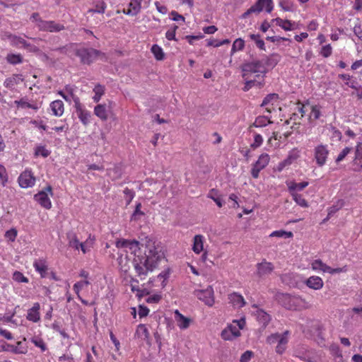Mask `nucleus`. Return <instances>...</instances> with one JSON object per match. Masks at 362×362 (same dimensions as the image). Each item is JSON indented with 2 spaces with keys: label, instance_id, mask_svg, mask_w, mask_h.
<instances>
[{
  "label": "nucleus",
  "instance_id": "1",
  "mask_svg": "<svg viewBox=\"0 0 362 362\" xmlns=\"http://www.w3.org/2000/svg\"><path fill=\"white\" fill-rule=\"evenodd\" d=\"M135 257L133 260V265L137 274V276L141 279H145L149 272H152L158 265V262L160 260L162 255L157 252L149 250L148 255L146 253L144 255L140 254L136 255L134 253Z\"/></svg>",
  "mask_w": 362,
  "mask_h": 362
},
{
  "label": "nucleus",
  "instance_id": "2",
  "mask_svg": "<svg viewBox=\"0 0 362 362\" xmlns=\"http://www.w3.org/2000/svg\"><path fill=\"white\" fill-rule=\"evenodd\" d=\"M274 299L287 310H297L300 308L304 300L300 296H291L288 293L276 292Z\"/></svg>",
  "mask_w": 362,
  "mask_h": 362
},
{
  "label": "nucleus",
  "instance_id": "3",
  "mask_svg": "<svg viewBox=\"0 0 362 362\" xmlns=\"http://www.w3.org/2000/svg\"><path fill=\"white\" fill-rule=\"evenodd\" d=\"M243 71L244 72L243 76L246 77L248 74H262L264 78L268 69L264 66V61L262 59L253 60L250 62L245 63L243 66Z\"/></svg>",
  "mask_w": 362,
  "mask_h": 362
},
{
  "label": "nucleus",
  "instance_id": "4",
  "mask_svg": "<svg viewBox=\"0 0 362 362\" xmlns=\"http://www.w3.org/2000/svg\"><path fill=\"white\" fill-rule=\"evenodd\" d=\"M76 56L81 59V62L83 64H90L98 57L104 56V54L100 51L93 48H81L76 52Z\"/></svg>",
  "mask_w": 362,
  "mask_h": 362
},
{
  "label": "nucleus",
  "instance_id": "5",
  "mask_svg": "<svg viewBox=\"0 0 362 362\" xmlns=\"http://www.w3.org/2000/svg\"><path fill=\"white\" fill-rule=\"evenodd\" d=\"M329 153L327 145L319 144L314 148V158L319 167L325 165Z\"/></svg>",
  "mask_w": 362,
  "mask_h": 362
},
{
  "label": "nucleus",
  "instance_id": "6",
  "mask_svg": "<svg viewBox=\"0 0 362 362\" xmlns=\"http://www.w3.org/2000/svg\"><path fill=\"white\" fill-rule=\"evenodd\" d=\"M52 196V188L48 185L44 190L39 192L34 196L35 200L42 207L49 209L52 206V203L48 194Z\"/></svg>",
  "mask_w": 362,
  "mask_h": 362
},
{
  "label": "nucleus",
  "instance_id": "7",
  "mask_svg": "<svg viewBox=\"0 0 362 362\" xmlns=\"http://www.w3.org/2000/svg\"><path fill=\"white\" fill-rule=\"evenodd\" d=\"M270 157L267 153H262L258 160L253 164L251 169V175L253 178H258L259 172L263 170L269 163Z\"/></svg>",
  "mask_w": 362,
  "mask_h": 362
},
{
  "label": "nucleus",
  "instance_id": "8",
  "mask_svg": "<svg viewBox=\"0 0 362 362\" xmlns=\"http://www.w3.org/2000/svg\"><path fill=\"white\" fill-rule=\"evenodd\" d=\"M194 295L209 306H212L214 303V290L211 286H208L204 290H196Z\"/></svg>",
  "mask_w": 362,
  "mask_h": 362
},
{
  "label": "nucleus",
  "instance_id": "9",
  "mask_svg": "<svg viewBox=\"0 0 362 362\" xmlns=\"http://www.w3.org/2000/svg\"><path fill=\"white\" fill-rule=\"evenodd\" d=\"M324 328L319 322H314L311 326L310 332L315 337V341L320 346H325V339L324 337Z\"/></svg>",
  "mask_w": 362,
  "mask_h": 362
},
{
  "label": "nucleus",
  "instance_id": "10",
  "mask_svg": "<svg viewBox=\"0 0 362 362\" xmlns=\"http://www.w3.org/2000/svg\"><path fill=\"white\" fill-rule=\"evenodd\" d=\"M38 28L42 31L59 32L64 30V26L53 21H40Z\"/></svg>",
  "mask_w": 362,
  "mask_h": 362
},
{
  "label": "nucleus",
  "instance_id": "11",
  "mask_svg": "<svg viewBox=\"0 0 362 362\" xmlns=\"http://www.w3.org/2000/svg\"><path fill=\"white\" fill-rule=\"evenodd\" d=\"M18 182L21 187L27 188L35 185V178L31 171L25 170L19 176Z\"/></svg>",
  "mask_w": 362,
  "mask_h": 362
},
{
  "label": "nucleus",
  "instance_id": "12",
  "mask_svg": "<svg viewBox=\"0 0 362 362\" xmlns=\"http://www.w3.org/2000/svg\"><path fill=\"white\" fill-rule=\"evenodd\" d=\"M22 342L18 341L16 346L8 344L5 341H0V352L4 351H9L16 354H25L27 349L21 346Z\"/></svg>",
  "mask_w": 362,
  "mask_h": 362
},
{
  "label": "nucleus",
  "instance_id": "13",
  "mask_svg": "<svg viewBox=\"0 0 362 362\" xmlns=\"http://www.w3.org/2000/svg\"><path fill=\"white\" fill-rule=\"evenodd\" d=\"M274 269V265L271 262L265 260L257 264V275L263 278L270 274Z\"/></svg>",
  "mask_w": 362,
  "mask_h": 362
},
{
  "label": "nucleus",
  "instance_id": "14",
  "mask_svg": "<svg viewBox=\"0 0 362 362\" xmlns=\"http://www.w3.org/2000/svg\"><path fill=\"white\" fill-rule=\"evenodd\" d=\"M115 245L117 248L124 249L126 252H127V249H129L132 253H136L137 249H139V242L136 240H118Z\"/></svg>",
  "mask_w": 362,
  "mask_h": 362
},
{
  "label": "nucleus",
  "instance_id": "15",
  "mask_svg": "<svg viewBox=\"0 0 362 362\" xmlns=\"http://www.w3.org/2000/svg\"><path fill=\"white\" fill-rule=\"evenodd\" d=\"M143 0H131L127 9L123 10V13L134 16H136L141 9V2Z\"/></svg>",
  "mask_w": 362,
  "mask_h": 362
},
{
  "label": "nucleus",
  "instance_id": "16",
  "mask_svg": "<svg viewBox=\"0 0 362 362\" xmlns=\"http://www.w3.org/2000/svg\"><path fill=\"white\" fill-rule=\"evenodd\" d=\"M40 305L39 303H35L33 306L28 310L27 320L33 322H37L40 319Z\"/></svg>",
  "mask_w": 362,
  "mask_h": 362
},
{
  "label": "nucleus",
  "instance_id": "17",
  "mask_svg": "<svg viewBox=\"0 0 362 362\" xmlns=\"http://www.w3.org/2000/svg\"><path fill=\"white\" fill-rule=\"evenodd\" d=\"M228 300L235 308H240L245 305L243 296L235 292L228 295Z\"/></svg>",
  "mask_w": 362,
  "mask_h": 362
},
{
  "label": "nucleus",
  "instance_id": "18",
  "mask_svg": "<svg viewBox=\"0 0 362 362\" xmlns=\"http://www.w3.org/2000/svg\"><path fill=\"white\" fill-rule=\"evenodd\" d=\"M353 165L354 166V171H360L362 170V146L361 144L356 146Z\"/></svg>",
  "mask_w": 362,
  "mask_h": 362
},
{
  "label": "nucleus",
  "instance_id": "19",
  "mask_svg": "<svg viewBox=\"0 0 362 362\" xmlns=\"http://www.w3.org/2000/svg\"><path fill=\"white\" fill-rule=\"evenodd\" d=\"M257 321L265 328L271 321V316L262 309H258L255 313Z\"/></svg>",
  "mask_w": 362,
  "mask_h": 362
},
{
  "label": "nucleus",
  "instance_id": "20",
  "mask_svg": "<svg viewBox=\"0 0 362 362\" xmlns=\"http://www.w3.org/2000/svg\"><path fill=\"white\" fill-rule=\"evenodd\" d=\"M23 78L21 74H13L11 76L6 78L4 81V85L6 88L8 89H13L14 86L20 83V81H23Z\"/></svg>",
  "mask_w": 362,
  "mask_h": 362
},
{
  "label": "nucleus",
  "instance_id": "21",
  "mask_svg": "<svg viewBox=\"0 0 362 362\" xmlns=\"http://www.w3.org/2000/svg\"><path fill=\"white\" fill-rule=\"evenodd\" d=\"M109 109L106 105L99 104L94 108L95 115L103 121H106L108 117Z\"/></svg>",
  "mask_w": 362,
  "mask_h": 362
},
{
  "label": "nucleus",
  "instance_id": "22",
  "mask_svg": "<svg viewBox=\"0 0 362 362\" xmlns=\"http://www.w3.org/2000/svg\"><path fill=\"white\" fill-rule=\"evenodd\" d=\"M306 285L313 289L319 290L323 286V281L319 276H313L305 281Z\"/></svg>",
  "mask_w": 362,
  "mask_h": 362
},
{
  "label": "nucleus",
  "instance_id": "23",
  "mask_svg": "<svg viewBox=\"0 0 362 362\" xmlns=\"http://www.w3.org/2000/svg\"><path fill=\"white\" fill-rule=\"evenodd\" d=\"M52 114L57 117H61L64 111V103L60 100H57L50 103Z\"/></svg>",
  "mask_w": 362,
  "mask_h": 362
},
{
  "label": "nucleus",
  "instance_id": "24",
  "mask_svg": "<svg viewBox=\"0 0 362 362\" xmlns=\"http://www.w3.org/2000/svg\"><path fill=\"white\" fill-rule=\"evenodd\" d=\"M272 123L270 118L267 116H259L255 119V121L249 127V131H252V128L266 127L268 124Z\"/></svg>",
  "mask_w": 362,
  "mask_h": 362
},
{
  "label": "nucleus",
  "instance_id": "25",
  "mask_svg": "<svg viewBox=\"0 0 362 362\" xmlns=\"http://www.w3.org/2000/svg\"><path fill=\"white\" fill-rule=\"evenodd\" d=\"M264 0H257V1L252 5L247 11H245L242 17L246 18L252 13H260L263 10Z\"/></svg>",
  "mask_w": 362,
  "mask_h": 362
},
{
  "label": "nucleus",
  "instance_id": "26",
  "mask_svg": "<svg viewBox=\"0 0 362 362\" xmlns=\"http://www.w3.org/2000/svg\"><path fill=\"white\" fill-rule=\"evenodd\" d=\"M175 318L181 329H186L189 325V319L182 315L177 310L175 311Z\"/></svg>",
  "mask_w": 362,
  "mask_h": 362
},
{
  "label": "nucleus",
  "instance_id": "27",
  "mask_svg": "<svg viewBox=\"0 0 362 362\" xmlns=\"http://www.w3.org/2000/svg\"><path fill=\"white\" fill-rule=\"evenodd\" d=\"M279 59L280 57L278 54H273L262 58V60L264 61V66L267 69V67H274L279 62Z\"/></svg>",
  "mask_w": 362,
  "mask_h": 362
},
{
  "label": "nucleus",
  "instance_id": "28",
  "mask_svg": "<svg viewBox=\"0 0 362 362\" xmlns=\"http://www.w3.org/2000/svg\"><path fill=\"white\" fill-rule=\"evenodd\" d=\"M288 191L291 194H293V192H296V191H301L304 188H305L308 185V182H302L300 183H296L295 182H288L286 183Z\"/></svg>",
  "mask_w": 362,
  "mask_h": 362
},
{
  "label": "nucleus",
  "instance_id": "29",
  "mask_svg": "<svg viewBox=\"0 0 362 362\" xmlns=\"http://www.w3.org/2000/svg\"><path fill=\"white\" fill-rule=\"evenodd\" d=\"M273 22H276V25L281 27L284 30H292L294 29V23H292L289 20H282L280 18H276L272 20Z\"/></svg>",
  "mask_w": 362,
  "mask_h": 362
},
{
  "label": "nucleus",
  "instance_id": "30",
  "mask_svg": "<svg viewBox=\"0 0 362 362\" xmlns=\"http://www.w3.org/2000/svg\"><path fill=\"white\" fill-rule=\"evenodd\" d=\"M203 240L204 237L202 235H196L194 237L192 250L195 253L199 254L203 250Z\"/></svg>",
  "mask_w": 362,
  "mask_h": 362
},
{
  "label": "nucleus",
  "instance_id": "31",
  "mask_svg": "<svg viewBox=\"0 0 362 362\" xmlns=\"http://www.w3.org/2000/svg\"><path fill=\"white\" fill-rule=\"evenodd\" d=\"M76 115L83 125L86 126L90 123L91 115L87 110H79V112H76Z\"/></svg>",
  "mask_w": 362,
  "mask_h": 362
},
{
  "label": "nucleus",
  "instance_id": "32",
  "mask_svg": "<svg viewBox=\"0 0 362 362\" xmlns=\"http://www.w3.org/2000/svg\"><path fill=\"white\" fill-rule=\"evenodd\" d=\"M298 158V155L297 153H291L285 160L279 164V170H281L286 166L290 165Z\"/></svg>",
  "mask_w": 362,
  "mask_h": 362
},
{
  "label": "nucleus",
  "instance_id": "33",
  "mask_svg": "<svg viewBox=\"0 0 362 362\" xmlns=\"http://www.w3.org/2000/svg\"><path fill=\"white\" fill-rule=\"evenodd\" d=\"M329 350H330L331 354L334 357V361L337 360V361L344 362L341 351L340 350L339 345L332 344L329 346Z\"/></svg>",
  "mask_w": 362,
  "mask_h": 362
},
{
  "label": "nucleus",
  "instance_id": "34",
  "mask_svg": "<svg viewBox=\"0 0 362 362\" xmlns=\"http://www.w3.org/2000/svg\"><path fill=\"white\" fill-rule=\"evenodd\" d=\"M66 236L69 240V246L76 250H78L80 242L77 238L76 235L73 232H69L66 234Z\"/></svg>",
  "mask_w": 362,
  "mask_h": 362
},
{
  "label": "nucleus",
  "instance_id": "35",
  "mask_svg": "<svg viewBox=\"0 0 362 362\" xmlns=\"http://www.w3.org/2000/svg\"><path fill=\"white\" fill-rule=\"evenodd\" d=\"M312 268L314 270H321L323 272L330 271V267L323 263L320 259H315L312 262Z\"/></svg>",
  "mask_w": 362,
  "mask_h": 362
},
{
  "label": "nucleus",
  "instance_id": "36",
  "mask_svg": "<svg viewBox=\"0 0 362 362\" xmlns=\"http://www.w3.org/2000/svg\"><path fill=\"white\" fill-rule=\"evenodd\" d=\"M33 266L37 272H38L42 277H45L47 271V267L42 260L35 261Z\"/></svg>",
  "mask_w": 362,
  "mask_h": 362
},
{
  "label": "nucleus",
  "instance_id": "37",
  "mask_svg": "<svg viewBox=\"0 0 362 362\" xmlns=\"http://www.w3.org/2000/svg\"><path fill=\"white\" fill-rule=\"evenodd\" d=\"M236 332H231V329H228V328L226 329H224L222 332H221V337L224 339V340H232L234 338L240 336V332L239 330H235Z\"/></svg>",
  "mask_w": 362,
  "mask_h": 362
},
{
  "label": "nucleus",
  "instance_id": "38",
  "mask_svg": "<svg viewBox=\"0 0 362 362\" xmlns=\"http://www.w3.org/2000/svg\"><path fill=\"white\" fill-rule=\"evenodd\" d=\"M288 331H285L282 334L279 333L272 334L267 337V342L269 344H273L276 342L278 343L281 338H284L286 335H288Z\"/></svg>",
  "mask_w": 362,
  "mask_h": 362
},
{
  "label": "nucleus",
  "instance_id": "39",
  "mask_svg": "<svg viewBox=\"0 0 362 362\" xmlns=\"http://www.w3.org/2000/svg\"><path fill=\"white\" fill-rule=\"evenodd\" d=\"M208 197L213 199L218 207H221L224 203L223 199L218 194V191L214 189L209 192Z\"/></svg>",
  "mask_w": 362,
  "mask_h": 362
},
{
  "label": "nucleus",
  "instance_id": "40",
  "mask_svg": "<svg viewBox=\"0 0 362 362\" xmlns=\"http://www.w3.org/2000/svg\"><path fill=\"white\" fill-rule=\"evenodd\" d=\"M136 334L144 339H146L149 337V332L146 327L143 325L140 324L136 329Z\"/></svg>",
  "mask_w": 362,
  "mask_h": 362
},
{
  "label": "nucleus",
  "instance_id": "41",
  "mask_svg": "<svg viewBox=\"0 0 362 362\" xmlns=\"http://www.w3.org/2000/svg\"><path fill=\"white\" fill-rule=\"evenodd\" d=\"M6 59V61L11 64H18L22 63L23 62V57L20 54H7Z\"/></svg>",
  "mask_w": 362,
  "mask_h": 362
},
{
  "label": "nucleus",
  "instance_id": "42",
  "mask_svg": "<svg viewBox=\"0 0 362 362\" xmlns=\"http://www.w3.org/2000/svg\"><path fill=\"white\" fill-rule=\"evenodd\" d=\"M6 37L8 39L13 46H18L21 45L23 46V43H25V40L21 37L16 36L12 34H6Z\"/></svg>",
  "mask_w": 362,
  "mask_h": 362
},
{
  "label": "nucleus",
  "instance_id": "43",
  "mask_svg": "<svg viewBox=\"0 0 362 362\" xmlns=\"http://www.w3.org/2000/svg\"><path fill=\"white\" fill-rule=\"evenodd\" d=\"M287 336L288 335H286L284 338H281L278 342V344L276 346V352L277 354H282L285 351L286 349V344L288 341Z\"/></svg>",
  "mask_w": 362,
  "mask_h": 362
},
{
  "label": "nucleus",
  "instance_id": "44",
  "mask_svg": "<svg viewBox=\"0 0 362 362\" xmlns=\"http://www.w3.org/2000/svg\"><path fill=\"white\" fill-rule=\"evenodd\" d=\"M151 52L157 60H163L164 59L163 51L158 45H153L152 46Z\"/></svg>",
  "mask_w": 362,
  "mask_h": 362
},
{
  "label": "nucleus",
  "instance_id": "45",
  "mask_svg": "<svg viewBox=\"0 0 362 362\" xmlns=\"http://www.w3.org/2000/svg\"><path fill=\"white\" fill-rule=\"evenodd\" d=\"M245 47V41L242 38L236 39L232 45L231 54H234L237 51L243 50Z\"/></svg>",
  "mask_w": 362,
  "mask_h": 362
},
{
  "label": "nucleus",
  "instance_id": "46",
  "mask_svg": "<svg viewBox=\"0 0 362 362\" xmlns=\"http://www.w3.org/2000/svg\"><path fill=\"white\" fill-rule=\"evenodd\" d=\"M291 195L297 204L302 207H308V202L301 194H299L296 192H293V194Z\"/></svg>",
  "mask_w": 362,
  "mask_h": 362
},
{
  "label": "nucleus",
  "instance_id": "47",
  "mask_svg": "<svg viewBox=\"0 0 362 362\" xmlns=\"http://www.w3.org/2000/svg\"><path fill=\"white\" fill-rule=\"evenodd\" d=\"M50 154V151L47 150L44 146H37L35 149V156H41L43 158H47Z\"/></svg>",
  "mask_w": 362,
  "mask_h": 362
},
{
  "label": "nucleus",
  "instance_id": "48",
  "mask_svg": "<svg viewBox=\"0 0 362 362\" xmlns=\"http://www.w3.org/2000/svg\"><path fill=\"white\" fill-rule=\"evenodd\" d=\"M270 236L288 238L293 237V233L291 231H285L283 230H280L272 232Z\"/></svg>",
  "mask_w": 362,
  "mask_h": 362
},
{
  "label": "nucleus",
  "instance_id": "49",
  "mask_svg": "<svg viewBox=\"0 0 362 362\" xmlns=\"http://www.w3.org/2000/svg\"><path fill=\"white\" fill-rule=\"evenodd\" d=\"M93 91L95 93V95L93 96V100L95 102H98L100 100L101 96L104 93V87L100 84L95 86Z\"/></svg>",
  "mask_w": 362,
  "mask_h": 362
},
{
  "label": "nucleus",
  "instance_id": "50",
  "mask_svg": "<svg viewBox=\"0 0 362 362\" xmlns=\"http://www.w3.org/2000/svg\"><path fill=\"white\" fill-rule=\"evenodd\" d=\"M279 6L285 11H292L293 10V4L289 0H281Z\"/></svg>",
  "mask_w": 362,
  "mask_h": 362
},
{
  "label": "nucleus",
  "instance_id": "51",
  "mask_svg": "<svg viewBox=\"0 0 362 362\" xmlns=\"http://www.w3.org/2000/svg\"><path fill=\"white\" fill-rule=\"evenodd\" d=\"M230 43V40L228 39H225L221 41H218L216 40H209L207 42V46H214L215 47H220L223 45H227Z\"/></svg>",
  "mask_w": 362,
  "mask_h": 362
},
{
  "label": "nucleus",
  "instance_id": "52",
  "mask_svg": "<svg viewBox=\"0 0 362 362\" xmlns=\"http://www.w3.org/2000/svg\"><path fill=\"white\" fill-rule=\"evenodd\" d=\"M13 279L17 282L28 283V279L25 277L21 272L16 271L13 274Z\"/></svg>",
  "mask_w": 362,
  "mask_h": 362
},
{
  "label": "nucleus",
  "instance_id": "53",
  "mask_svg": "<svg viewBox=\"0 0 362 362\" xmlns=\"http://www.w3.org/2000/svg\"><path fill=\"white\" fill-rule=\"evenodd\" d=\"M279 98L278 94L276 93H270L268 94L263 100L261 106L265 107L269 105L272 100H277Z\"/></svg>",
  "mask_w": 362,
  "mask_h": 362
},
{
  "label": "nucleus",
  "instance_id": "54",
  "mask_svg": "<svg viewBox=\"0 0 362 362\" xmlns=\"http://www.w3.org/2000/svg\"><path fill=\"white\" fill-rule=\"evenodd\" d=\"M263 143V138L259 134H255L254 136V141L250 145V148L255 149L259 147Z\"/></svg>",
  "mask_w": 362,
  "mask_h": 362
},
{
  "label": "nucleus",
  "instance_id": "55",
  "mask_svg": "<svg viewBox=\"0 0 362 362\" xmlns=\"http://www.w3.org/2000/svg\"><path fill=\"white\" fill-rule=\"evenodd\" d=\"M124 198L127 202V204L129 205L135 196V192L129 188H125L124 190Z\"/></svg>",
  "mask_w": 362,
  "mask_h": 362
},
{
  "label": "nucleus",
  "instance_id": "56",
  "mask_svg": "<svg viewBox=\"0 0 362 362\" xmlns=\"http://www.w3.org/2000/svg\"><path fill=\"white\" fill-rule=\"evenodd\" d=\"M351 147H346L344 148L338 155V156L336 158V163H339V162L342 161L345 157L351 152Z\"/></svg>",
  "mask_w": 362,
  "mask_h": 362
},
{
  "label": "nucleus",
  "instance_id": "57",
  "mask_svg": "<svg viewBox=\"0 0 362 362\" xmlns=\"http://www.w3.org/2000/svg\"><path fill=\"white\" fill-rule=\"evenodd\" d=\"M90 284V282L88 280L81 281L76 282L74 285V290L76 294L78 295L80 291L84 287Z\"/></svg>",
  "mask_w": 362,
  "mask_h": 362
},
{
  "label": "nucleus",
  "instance_id": "58",
  "mask_svg": "<svg viewBox=\"0 0 362 362\" xmlns=\"http://www.w3.org/2000/svg\"><path fill=\"white\" fill-rule=\"evenodd\" d=\"M31 341L36 346L40 348L42 351L47 350V346L42 339L35 337Z\"/></svg>",
  "mask_w": 362,
  "mask_h": 362
},
{
  "label": "nucleus",
  "instance_id": "59",
  "mask_svg": "<svg viewBox=\"0 0 362 362\" xmlns=\"http://www.w3.org/2000/svg\"><path fill=\"white\" fill-rule=\"evenodd\" d=\"M109 175L112 179H119L122 176V170L119 167H115L112 169L109 170Z\"/></svg>",
  "mask_w": 362,
  "mask_h": 362
},
{
  "label": "nucleus",
  "instance_id": "60",
  "mask_svg": "<svg viewBox=\"0 0 362 362\" xmlns=\"http://www.w3.org/2000/svg\"><path fill=\"white\" fill-rule=\"evenodd\" d=\"M141 203H138L136 205L134 211V213H133V214L132 216V220H136V219L139 218L140 216H144V213L141 211Z\"/></svg>",
  "mask_w": 362,
  "mask_h": 362
},
{
  "label": "nucleus",
  "instance_id": "61",
  "mask_svg": "<svg viewBox=\"0 0 362 362\" xmlns=\"http://www.w3.org/2000/svg\"><path fill=\"white\" fill-rule=\"evenodd\" d=\"M296 357H298L300 360L305 361V362H315V358L310 356L309 352L300 354V353H298V354H296Z\"/></svg>",
  "mask_w": 362,
  "mask_h": 362
},
{
  "label": "nucleus",
  "instance_id": "62",
  "mask_svg": "<svg viewBox=\"0 0 362 362\" xmlns=\"http://www.w3.org/2000/svg\"><path fill=\"white\" fill-rule=\"evenodd\" d=\"M17 234V230L16 228H11L6 232L5 237L10 241L13 242L16 238Z\"/></svg>",
  "mask_w": 362,
  "mask_h": 362
},
{
  "label": "nucleus",
  "instance_id": "63",
  "mask_svg": "<svg viewBox=\"0 0 362 362\" xmlns=\"http://www.w3.org/2000/svg\"><path fill=\"white\" fill-rule=\"evenodd\" d=\"M343 206L342 201H339L337 203V205H333L332 206L329 207L328 210V218L332 216L334 214H335L340 208H341Z\"/></svg>",
  "mask_w": 362,
  "mask_h": 362
},
{
  "label": "nucleus",
  "instance_id": "64",
  "mask_svg": "<svg viewBox=\"0 0 362 362\" xmlns=\"http://www.w3.org/2000/svg\"><path fill=\"white\" fill-rule=\"evenodd\" d=\"M105 8H106L105 3L102 1L100 4H98L96 5V8L95 9H90L89 12L103 13L105 12Z\"/></svg>",
  "mask_w": 362,
  "mask_h": 362
}]
</instances>
